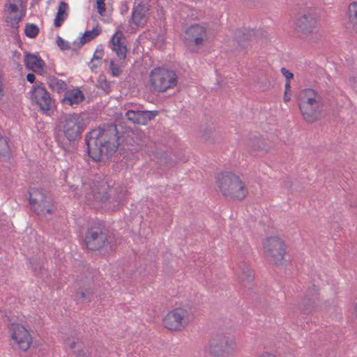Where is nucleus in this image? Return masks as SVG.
<instances>
[{"label":"nucleus","instance_id":"nucleus-22","mask_svg":"<svg viewBox=\"0 0 357 357\" xmlns=\"http://www.w3.org/2000/svg\"><path fill=\"white\" fill-rule=\"evenodd\" d=\"M24 62L27 69L39 75H43L45 73V63L38 56L26 52L24 55Z\"/></svg>","mask_w":357,"mask_h":357},{"label":"nucleus","instance_id":"nucleus-12","mask_svg":"<svg viewBox=\"0 0 357 357\" xmlns=\"http://www.w3.org/2000/svg\"><path fill=\"white\" fill-rule=\"evenodd\" d=\"M294 29L302 36H307L318 31V20L312 10H303L298 14L294 21Z\"/></svg>","mask_w":357,"mask_h":357},{"label":"nucleus","instance_id":"nucleus-30","mask_svg":"<svg viewBox=\"0 0 357 357\" xmlns=\"http://www.w3.org/2000/svg\"><path fill=\"white\" fill-rule=\"evenodd\" d=\"M349 19L354 27L357 29V3L353 2L349 6Z\"/></svg>","mask_w":357,"mask_h":357},{"label":"nucleus","instance_id":"nucleus-6","mask_svg":"<svg viewBox=\"0 0 357 357\" xmlns=\"http://www.w3.org/2000/svg\"><path fill=\"white\" fill-rule=\"evenodd\" d=\"M149 84L153 90L165 92L177 84V76L173 70L155 68L149 73Z\"/></svg>","mask_w":357,"mask_h":357},{"label":"nucleus","instance_id":"nucleus-28","mask_svg":"<svg viewBox=\"0 0 357 357\" xmlns=\"http://www.w3.org/2000/svg\"><path fill=\"white\" fill-rule=\"evenodd\" d=\"M68 9V4L64 2H60L59 5L58 11L56 15V17L54 21V24L56 27H59L61 25L63 22L67 17L66 10Z\"/></svg>","mask_w":357,"mask_h":357},{"label":"nucleus","instance_id":"nucleus-27","mask_svg":"<svg viewBox=\"0 0 357 357\" xmlns=\"http://www.w3.org/2000/svg\"><path fill=\"white\" fill-rule=\"evenodd\" d=\"M47 83H48L50 88L52 91H56L58 93H61L66 91V89H67L66 83L64 81L59 79L57 77H49Z\"/></svg>","mask_w":357,"mask_h":357},{"label":"nucleus","instance_id":"nucleus-1","mask_svg":"<svg viewBox=\"0 0 357 357\" xmlns=\"http://www.w3.org/2000/svg\"><path fill=\"white\" fill-rule=\"evenodd\" d=\"M116 126L114 123L92 130L86 136L89 155L94 161H100L102 157L114 153L119 143Z\"/></svg>","mask_w":357,"mask_h":357},{"label":"nucleus","instance_id":"nucleus-14","mask_svg":"<svg viewBox=\"0 0 357 357\" xmlns=\"http://www.w3.org/2000/svg\"><path fill=\"white\" fill-rule=\"evenodd\" d=\"M190 312L183 307H177L169 312L163 319L165 326L171 331H181L190 321Z\"/></svg>","mask_w":357,"mask_h":357},{"label":"nucleus","instance_id":"nucleus-40","mask_svg":"<svg viewBox=\"0 0 357 357\" xmlns=\"http://www.w3.org/2000/svg\"><path fill=\"white\" fill-rule=\"evenodd\" d=\"M5 94V86L3 84L1 74L0 73V100H1Z\"/></svg>","mask_w":357,"mask_h":357},{"label":"nucleus","instance_id":"nucleus-21","mask_svg":"<svg viewBox=\"0 0 357 357\" xmlns=\"http://www.w3.org/2000/svg\"><path fill=\"white\" fill-rule=\"evenodd\" d=\"M236 274L238 282L244 288L250 289L252 287L254 275L246 263L241 262L238 265Z\"/></svg>","mask_w":357,"mask_h":357},{"label":"nucleus","instance_id":"nucleus-38","mask_svg":"<svg viewBox=\"0 0 357 357\" xmlns=\"http://www.w3.org/2000/svg\"><path fill=\"white\" fill-rule=\"evenodd\" d=\"M97 10L101 16H105L106 13V8L105 1H96Z\"/></svg>","mask_w":357,"mask_h":357},{"label":"nucleus","instance_id":"nucleus-39","mask_svg":"<svg viewBox=\"0 0 357 357\" xmlns=\"http://www.w3.org/2000/svg\"><path fill=\"white\" fill-rule=\"evenodd\" d=\"M280 71L282 75L285 77L286 81H290V79H292L294 77L293 73L289 71L285 68H282Z\"/></svg>","mask_w":357,"mask_h":357},{"label":"nucleus","instance_id":"nucleus-15","mask_svg":"<svg viewBox=\"0 0 357 357\" xmlns=\"http://www.w3.org/2000/svg\"><path fill=\"white\" fill-rule=\"evenodd\" d=\"M29 94L32 102H34L42 112L47 114L54 107V100L42 84L36 83L33 85Z\"/></svg>","mask_w":357,"mask_h":357},{"label":"nucleus","instance_id":"nucleus-35","mask_svg":"<svg viewBox=\"0 0 357 357\" xmlns=\"http://www.w3.org/2000/svg\"><path fill=\"white\" fill-rule=\"evenodd\" d=\"M139 227L138 233L141 236L147 238L149 234L151 232V228L147 225H137Z\"/></svg>","mask_w":357,"mask_h":357},{"label":"nucleus","instance_id":"nucleus-41","mask_svg":"<svg viewBox=\"0 0 357 357\" xmlns=\"http://www.w3.org/2000/svg\"><path fill=\"white\" fill-rule=\"evenodd\" d=\"M101 66V61H96L94 60H91L90 68L91 70H94L99 68Z\"/></svg>","mask_w":357,"mask_h":357},{"label":"nucleus","instance_id":"nucleus-29","mask_svg":"<svg viewBox=\"0 0 357 357\" xmlns=\"http://www.w3.org/2000/svg\"><path fill=\"white\" fill-rule=\"evenodd\" d=\"M100 33V31L98 29H93L91 31H86L82 37L78 38L79 46H82L86 43L91 41L97 36H98Z\"/></svg>","mask_w":357,"mask_h":357},{"label":"nucleus","instance_id":"nucleus-7","mask_svg":"<svg viewBox=\"0 0 357 357\" xmlns=\"http://www.w3.org/2000/svg\"><path fill=\"white\" fill-rule=\"evenodd\" d=\"M83 120L77 114L66 115L59 123L57 140L60 142L59 135L62 134L69 142H74L80 138L84 131Z\"/></svg>","mask_w":357,"mask_h":357},{"label":"nucleus","instance_id":"nucleus-3","mask_svg":"<svg viewBox=\"0 0 357 357\" xmlns=\"http://www.w3.org/2000/svg\"><path fill=\"white\" fill-rule=\"evenodd\" d=\"M217 184L222 195L229 199L242 200L248 193L244 182L239 176L231 172L219 174Z\"/></svg>","mask_w":357,"mask_h":357},{"label":"nucleus","instance_id":"nucleus-18","mask_svg":"<svg viewBox=\"0 0 357 357\" xmlns=\"http://www.w3.org/2000/svg\"><path fill=\"white\" fill-rule=\"evenodd\" d=\"M319 307V293L317 287L312 285L306 291L304 297L299 304V308L302 313L310 314L316 312Z\"/></svg>","mask_w":357,"mask_h":357},{"label":"nucleus","instance_id":"nucleus-42","mask_svg":"<svg viewBox=\"0 0 357 357\" xmlns=\"http://www.w3.org/2000/svg\"><path fill=\"white\" fill-rule=\"evenodd\" d=\"M26 79L28 82H29L30 83H33L35 79H36V76L33 73H29L27 74L26 75Z\"/></svg>","mask_w":357,"mask_h":357},{"label":"nucleus","instance_id":"nucleus-25","mask_svg":"<svg viewBox=\"0 0 357 357\" xmlns=\"http://www.w3.org/2000/svg\"><path fill=\"white\" fill-rule=\"evenodd\" d=\"M261 33L259 31L254 29L238 30L236 33V42L238 43L237 50L240 51L247 47V43L252 39H255Z\"/></svg>","mask_w":357,"mask_h":357},{"label":"nucleus","instance_id":"nucleus-26","mask_svg":"<svg viewBox=\"0 0 357 357\" xmlns=\"http://www.w3.org/2000/svg\"><path fill=\"white\" fill-rule=\"evenodd\" d=\"M84 98L83 92L76 88L66 91L61 102L63 105L75 107L81 103Z\"/></svg>","mask_w":357,"mask_h":357},{"label":"nucleus","instance_id":"nucleus-11","mask_svg":"<svg viewBox=\"0 0 357 357\" xmlns=\"http://www.w3.org/2000/svg\"><path fill=\"white\" fill-rule=\"evenodd\" d=\"M93 275L89 273L87 275H80L77 278L74 288V301L77 303L91 302L94 294Z\"/></svg>","mask_w":357,"mask_h":357},{"label":"nucleus","instance_id":"nucleus-23","mask_svg":"<svg viewBox=\"0 0 357 357\" xmlns=\"http://www.w3.org/2000/svg\"><path fill=\"white\" fill-rule=\"evenodd\" d=\"M149 10L148 4L142 2L133 8L131 20L136 26H142L146 24Z\"/></svg>","mask_w":357,"mask_h":357},{"label":"nucleus","instance_id":"nucleus-19","mask_svg":"<svg viewBox=\"0 0 357 357\" xmlns=\"http://www.w3.org/2000/svg\"><path fill=\"white\" fill-rule=\"evenodd\" d=\"M158 114V112L156 110H128L126 113V116L127 119L132 123L146 125Z\"/></svg>","mask_w":357,"mask_h":357},{"label":"nucleus","instance_id":"nucleus-13","mask_svg":"<svg viewBox=\"0 0 357 357\" xmlns=\"http://www.w3.org/2000/svg\"><path fill=\"white\" fill-rule=\"evenodd\" d=\"M12 339L11 345L15 350L26 351L32 344V337L29 331L22 324L12 323L9 328Z\"/></svg>","mask_w":357,"mask_h":357},{"label":"nucleus","instance_id":"nucleus-33","mask_svg":"<svg viewBox=\"0 0 357 357\" xmlns=\"http://www.w3.org/2000/svg\"><path fill=\"white\" fill-rule=\"evenodd\" d=\"M123 62L116 63L114 60L110 61V70L112 71V75L114 77L120 75L123 71Z\"/></svg>","mask_w":357,"mask_h":357},{"label":"nucleus","instance_id":"nucleus-46","mask_svg":"<svg viewBox=\"0 0 357 357\" xmlns=\"http://www.w3.org/2000/svg\"><path fill=\"white\" fill-rule=\"evenodd\" d=\"M96 1H105V0H96Z\"/></svg>","mask_w":357,"mask_h":357},{"label":"nucleus","instance_id":"nucleus-16","mask_svg":"<svg viewBox=\"0 0 357 357\" xmlns=\"http://www.w3.org/2000/svg\"><path fill=\"white\" fill-rule=\"evenodd\" d=\"M25 15L22 10V0H7L5 10V22L6 25L17 30L19 23Z\"/></svg>","mask_w":357,"mask_h":357},{"label":"nucleus","instance_id":"nucleus-37","mask_svg":"<svg viewBox=\"0 0 357 357\" xmlns=\"http://www.w3.org/2000/svg\"><path fill=\"white\" fill-rule=\"evenodd\" d=\"M103 55H104V51H103L102 46L100 45V47H98L96 50L92 59L96 61H101V60L103 57Z\"/></svg>","mask_w":357,"mask_h":357},{"label":"nucleus","instance_id":"nucleus-4","mask_svg":"<svg viewBox=\"0 0 357 357\" xmlns=\"http://www.w3.org/2000/svg\"><path fill=\"white\" fill-rule=\"evenodd\" d=\"M117 241L113 232L106 229L105 225H91L84 239L87 248L91 250H98L106 246L112 251L115 249Z\"/></svg>","mask_w":357,"mask_h":357},{"label":"nucleus","instance_id":"nucleus-31","mask_svg":"<svg viewBox=\"0 0 357 357\" xmlns=\"http://www.w3.org/2000/svg\"><path fill=\"white\" fill-rule=\"evenodd\" d=\"M38 33L39 29L36 24L32 23H28L26 24L24 33L27 37L34 38L38 36Z\"/></svg>","mask_w":357,"mask_h":357},{"label":"nucleus","instance_id":"nucleus-34","mask_svg":"<svg viewBox=\"0 0 357 357\" xmlns=\"http://www.w3.org/2000/svg\"><path fill=\"white\" fill-rule=\"evenodd\" d=\"M56 44L61 50H67L71 48L69 42L63 39L61 36H57L56 38Z\"/></svg>","mask_w":357,"mask_h":357},{"label":"nucleus","instance_id":"nucleus-17","mask_svg":"<svg viewBox=\"0 0 357 357\" xmlns=\"http://www.w3.org/2000/svg\"><path fill=\"white\" fill-rule=\"evenodd\" d=\"M236 344L234 338L227 336H220L213 339L209 344L208 352L213 356H220L231 353Z\"/></svg>","mask_w":357,"mask_h":357},{"label":"nucleus","instance_id":"nucleus-8","mask_svg":"<svg viewBox=\"0 0 357 357\" xmlns=\"http://www.w3.org/2000/svg\"><path fill=\"white\" fill-rule=\"evenodd\" d=\"M183 40L190 52H197L208 40V33L204 26L195 24L185 29Z\"/></svg>","mask_w":357,"mask_h":357},{"label":"nucleus","instance_id":"nucleus-36","mask_svg":"<svg viewBox=\"0 0 357 357\" xmlns=\"http://www.w3.org/2000/svg\"><path fill=\"white\" fill-rule=\"evenodd\" d=\"M9 147L6 139L0 134V155H5L8 152Z\"/></svg>","mask_w":357,"mask_h":357},{"label":"nucleus","instance_id":"nucleus-10","mask_svg":"<svg viewBox=\"0 0 357 357\" xmlns=\"http://www.w3.org/2000/svg\"><path fill=\"white\" fill-rule=\"evenodd\" d=\"M29 203L34 212L42 217H45L54 211V206L50 195L39 188H33L30 190Z\"/></svg>","mask_w":357,"mask_h":357},{"label":"nucleus","instance_id":"nucleus-43","mask_svg":"<svg viewBox=\"0 0 357 357\" xmlns=\"http://www.w3.org/2000/svg\"><path fill=\"white\" fill-rule=\"evenodd\" d=\"M284 87H285V91L288 92L289 91H290V88H291L290 81H286Z\"/></svg>","mask_w":357,"mask_h":357},{"label":"nucleus","instance_id":"nucleus-32","mask_svg":"<svg viewBox=\"0 0 357 357\" xmlns=\"http://www.w3.org/2000/svg\"><path fill=\"white\" fill-rule=\"evenodd\" d=\"M97 86L103 90L106 93L111 91L110 84L107 82L105 76L100 75L97 80Z\"/></svg>","mask_w":357,"mask_h":357},{"label":"nucleus","instance_id":"nucleus-20","mask_svg":"<svg viewBox=\"0 0 357 357\" xmlns=\"http://www.w3.org/2000/svg\"><path fill=\"white\" fill-rule=\"evenodd\" d=\"M123 38V32L118 30L112 37L109 44L110 48L116 53L120 60L125 59L127 53L126 46L122 41Z\"/></svg>","mask_w":357,"mask_h":357},{"label":"nucleus","instance_id":"nucleus-9","mask_svg":"<svg viewBox=\"0 0 357 357\" xmlns=\"http://www.w3.org/2000/svg\"><path fill=\"white\" fill-rule=\"evenodd\" d=\"M264 252L269 261L276 265L282 264L287 254L284 240L278 236L266 237L263 242Z\"/></svg>","mask_w":357,"mask_h":357},{"label":"nucleus","instance_id":"nucleus-24","mask_svg":"<svg viewBox=\"0 0 357 357\" xmlns=\"http://www.w3.org/2000/svg\"><path fill=\"white\" fill-rule=\"evenodd\" d=\"M66 341L69 342V347L73 351V354L76 357H96L91 349L86 348L84 342L79 338H75L72 342L70 338H68Z\"/></svg>","mask_w":357,"mask_h":357},{"label":"nucleus","instance_id":"nucleus-44","mask_svg":"<svg viewBox=\"0 0 357 357\" xmlns=\"http://www.w3.org/2000/svg\"><path fill=\"white\" fill-rule=\"evenodd\" d=\"M290 94L288 93V92L285 91L284 95V100L287 102L290 100Z\"/></svg>","mask_w":357,"mask_h":357},{"label":"nucleus","instance_id":"nucleus-45","mask_svg":"<svg viewBox=\"0 0 357 357\" xmlns=\"http://www.w3.org/2000/svg\"><path fill=\"white\" fill-rule=\"evenodd\" d=\"M259 357H275V356L268 353H265V354L261 355Z\"/></svg>","mask_w":357,"mask_h":357},{"label":"nucleus","instance_id":"nucleus-2","mask_svg":"<svg viewBox=\"0 0 357 357\" xmlns=\"http://www.w3.org/2000/svg\"><path fill=\"white\" fill-rule=\"evenodd\" d=\"M301 113L307 122L314 123L322 117L324 100L322 93L313 89L305 88L298 94Z\"/></svg>","mask_w":357,"mask_h":357},{"label":"nucleus","instance_id":"nucleus-5","mask_svg":"<svg viewBox=\"0 0 357 357\" xmlns=\"http://www.w3.org/2000/svg\"><path fill=\"white\" fill-rule=\"evenodd\" d=\"M79 199L86 202L91 207H98L105 204L108 199L107 186L103 182L84 183L82 189V195Z\"/></svg>","mask_w":357,"mask_h":357}]
</instances>
